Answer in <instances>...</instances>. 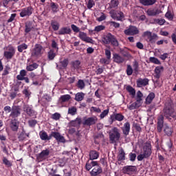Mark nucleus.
<instances>
[{
    "mask_svg": "<svg viewBox=\"0 0 176 176\" xmlns=\"http://www.w3.org/2000/svg\"><path fill=\"white\" fill-rule=\"evenodd\" d=\"M85 86H86V85L85 84V81H83V80H78L77 83V87L78 89H80V90H83V89H85Z\"/></svg>",
    "mask_w": 176,
    "mask_h": 176,
    "instance_id": "nucleus-47",
    "label": "nucleus"
},
{
    "mask_svg": "<svg viewBox=\"0 0 176 176\" xmlns=\"http://www.w3.org/2000/svg\"><path fill=\"white\" fill-rule=\"evenodd\" d=\"M109 140L111 144H115L116 143V141H119V140H120V133L118 128L114 127L109 133Z\"/></svg>",
    "mask_w": 176,
    "mask_h": 176,
    "instance_id": "nucleus-4",
    "label": "nucleus"
},
{
    "mask_svg": "<svg viewBox=\"0 0 176 176\" xmlns=\"http://www.w3.org/2000/svg\"><path fill=\"white\" fill-rule=\"evenodd\" d=\"M164 116L166 118V119H169L170 118H173V119H176V113L173 109V107L170 104H166L165 107L163 109Z\"/></svg>",
    "mask_w": 176,
    "mask_h": 176,
    "instance_id": "nucleus-2",
    "label": "nucleus"
},
{
    "mask_svg": "<svg viewBox=\"0 0 176 176\" xmlns=\"http://www.w3.org/2000/svg\"><path fill=\"white\" fill-rule=\"evenodd\" d=\"M126 75H128V76L133 75V67H131V65H127Z\"/></svg>",
    "mask_w": 176,
    "mask_h": 176,
    "instance_id": "nucleus-54",
    "label": "nucleus"
},
{
    "mask_svg": "<svg viewBox=\"0 0 176 176\" xmlns=\"http://www.w3.org/2000/svg\"><path fill=\"white\" fill-rule=\"evenodd\" d=\"M18 138L19 141H24L25 140V130L24 129H22V131L19 135Z\"/></svg>",
    "mask_w": 176,
    "mask_h": 176,
    "instance_id": "nucleus-48",
    "label": "nucleus"
},
{
    "mask_svg": "<svg viewBox=\"0 0 176 176\" xmlns=\"http://www.w3.org/2000/svg\"><path fill=\"white\" fill-rule=\"evenodd\" d=\"M137 155L135 153H129V160L131 162H135Z\"/></svg>",
    "mask_w": 176,
    "mask_h": 176,
    "instance_id": "nucleus-60",
    "label": "nucleus"
},
{
    "mask_svg": "<svg viewBox=\"0 0 176 176\" xmlns=\"http://www.w3.org/2000/svg\"><path fill=\"white\" fill-rule=\"evenodd\" d=\"M99 156H100V154L96 150H92L89 152L90 160H96V159H98Z\"/></svg>",
    "mask_w": 176,
    "mask_h": 176,
    "instance_id": "nucleus-29",
    "label": "nucleus"
},
{
    "mask_svg": "<svg viewBox=\"0 0 176 176\" xmlns=\"http://www.w3.org/2000/svg\"><path fill=\"white\" fill-rule=\"evenodd\" d=\"M30 77L31 78V79H32V80H36L39 78V76L38 75L35 74V73H34V72H31L30 74Z\"/></svg>",
    "mask_w": 176,
    "mask_h": 176,
    "instance_id": "nucleus-61",
    "label": "nucleus"
},
{
    "mask_svg": "<svg viewBox=\"0 0 176 176\" xmlns=\"http://www.w3.org/2000/svg\"><path fill=\"white\" fill-rule=\"evenodd\" d=\"M109 113V109L104 110L100 115V119H104Z\"/></svg>",
    "mask_w": 176,
    "mask_h": 176,
    "instance_id": "nucleus-56",
    "label": "nucleus"
},
{
    "mask_svg": "<svg viewBox=\"0 0 176 176\" xmlns=\"http://www.w3.org/2000/svg\"><path fill=\"white\" fill-rule=\"evenodd\" d=\"M140 3L144 6H152L155 5V3L157 2L156 0H139Z\"/></svg>",
    "mask_w": 176,
    "mask_h": 176,
    "instance_id": "nucleus-28",
    "label": "nucleus"
},
{
    "mask_svg": "<svg viewBox=\"0 0 176 176\" xmlns=\"http://www.w3.org/2000/svg\"><path fill=\"white\" fill-rule=\"evenodd\" d=\"M17 49H18V52H19V53H23V52H24V50H27V49H28V45H27L25 43H22V44L18 45Z\"/></svg>",
    "mask_w": 176,
    "mask_h": 176,
    "instance_id": "nucleus-34",
    "label": "nucleus"
},
{
    "mask_svg": "<svg viewBox=\"0 0 176 176\" xmlns=\"http://www.w3.org/2000/svg\"><path fill=\"white\" fill-rule=\"evenodd\" d=\"M71 28L74 31V32H80V29H79L76 25L72 24L71 25Z\"/></svg>",
    "mask_w": 176,
    "mask_h": 176,
    "instance_id": "nucleus-62",
    "label": "nucleus"
},
{
    "mask_svg": "<svg viewBox=\"0 0 176 176\" xmlns=\"http://www.w3.org/2000/svg\"><path fill=\"white\" fill-rule=\"evenodd\" d=\"M119 5V1L118 0H111L109 3V8L113 9L114 8H117V6Z\"/></svg>",
    "mask_w": 176,
    "mask_h": 176,
    "instance_id": "nucleus-44",
    "label": "nucleus"
},
{
    "mask_svg": "<svg viewBox=\"0 0 176 176\" xmlns=\"http://www.w3.org/2000/svg\"><path fill=\"white\" fill-rule=\"evenodd\" d=\"M43 47H42V45H41L40 44H36L31 53L32 57H41V56H42L43 54Z\"/></svg>",
    "mask_w": 176,
    "mask_h": 176,
    "instance_id": "nucleus-7",
    "label": "nucleus"
},
{
    "mask_svg": "<svg viewBox=\"0 0 176 176\" xmlns=\"http://www.w3.org/2000/svg\"><path fill=\"white\" fill-rule=\"evenodd\" d=\"M164 132L165 133L166 135H168V137H171L173 135V128L168 126V125H165Z\"/></svg>",
    "mask_w": 176,
    "mask_h": 176,
    "instance_id": "nucleus-32",
    "label": "nucleus"
},
{
    "mask_svg": "<svg viewBox=\"0 0 176 176\" xmlns=\"http://www.w3.org/2000/svg\"><path fill=\"white\" fill-rule=\"evenodd\" d=\"M146 13L147 15L154 17L155 16L160 14V13H163V12L157 8H150L146 11Z\"/></svg>",
    "mask_w": 176,
    "mask_h": 176,
    "instance_id": "nucleus-11",
    "label": "nucleus"
},
{
    "mask_svg": "<svg viewBox=\"0 0 176 176\" xmlns=\"http://www.w3.org/2000/svg\"><path fill=\"white\" fill-rule=\"evenodd\" d=\"M149 61L150 63H153V64H157V65H160V64H162L160 60H159V59L155 57H150Z\"/></svg>",
    "mask_w": 176,
    "mask_h": 176,
    "instance_id": "nucleus-49",
    "label": "nucleus"
},
{
    "mask_svg": "<svg viewBox=\"0 0 176 176\" xmlns=\"http://www.w3.org/2000/svg\"><path fill=\"white\" fill-rule=\"evenodd\" d=\"M82 124V118H77L74 120H72L69 122V126L72 127H79Z\"/></svg>",
    "mask_w": 176,
    "mask_h": 176,
    "instance_id": "nucleus-22",
    "label": "nucleus"
},
{
    "mask_svg": "<svg viewBox=\"0 0 176 176\" xmlns=\"http://www.w3.org/2000/svg\"><path fill=\"white\" fill-rule=\"evenodd\" d=\"M39 67V65H38L36 63H34L33 64L29 65L26 67L27 71H34L36 69Z\"/></svg>",
    "mask_w": 176,
    "mask_h": 176,
    "instance_id": "nucleus-35",
    "label": "nucleus"
},
{
    "mask_svg": "<svg viewBox=\"0 0 176 176\" xmlns=\"http://www.w3.org/2000/svg\"><path fill=\"white\" fill-rule=\"evenodd\" d=\"M20 115H21V107L19 105H13L12 107L11 113H10V118H12V119H17Z\"/></svg>",
    "mask_w": 176,
    "mask_h": 176,
    "instance_id": "nucleus-5",
    "label": "nucleus"
},
{
    "mask_svg": "<svg viewBox=\"0 0 176 176\" xmlns=\"http://www.w3.org/2000/svg\"><path fill=\"white\" fill-rule=\"evenodd\" d=\"M155 99V93L153 92H151L146 97V104L147 105H149V104H151L152 102V101H153V100Z\"/></svg>",
    "mask_w": 176,
    "mask_h": 176,
    "instance_id": "nucleus-31",
    "label": "nucleus"
},
{
    "mask_svg": "<svg viewBox=\"0 0 176 176\" xmlns=\"http://www.w3.org/2000/svg\"><path fill=\"white\" fill-rule=\"evenodd\" d=\"M136 85H137L138 87H142L148 86V85H149V79H148V78L142 79L140 78L137 80Z\"/></svg>",
    "mask_w": 176,
    "mask_h": 176,
    "instance_id": "nucleus-17",
    "label": "nucleus"
},
{
    "mask_svg": "<svg viewBox=\"0 0 176 176\" xmlns=\"http://www.w3.org/2000/svg\"><path fill=\"white\" fill-rule=\"evenodd\" d=\"M126 159V153L123 149H121L120 153L118 156V160L119 162H122V160H124Z\"/></svg>",
    "mask_w": 176,
    "mask_h": 176,
    "instance_id": "nucleus-41",
    "label": "nucleus"
},
{
    "mask_svg": "<svg viewBox=\"0 0 176 176\" xmlns=\"http://www.w3.org/2000/svg\"><path fill=\"white\" fill-rule=\"evenodd\" d=\"M124 32L125 35L133 36L140 34V30H138V28H137V27L130 25L128 29L124 31Z\"/></svg>",
    "mask_w": 176,
    "mask_h": 176,
    "instance_id": "nucleus-10",
    "label": "nucleus"
},
{
    "mask_svg": "<svg viewBox=\"0 0 176 176\" xmlns=\"http://www.w3.org/2000/svg\"><path fill=\"white\" fill-rule=\"evenodd\" d=\"M110 43H111V45H113V46H116V47L119 46V42L118 41V39H116V38H115V36H113Z\"/></svg>",
    "mask_w": 176,
    "mask_h": 176,
    "instance_id": "nucleus-53",
    "label": "nucleus"
},
{
    "mask_svg": "<svg viewBox=\"0 0 176 176\" xmlns=\"http://www.w3.org/2000/svg\"><path fill=\"white\" fill-rule=\"evenodd\" d=\"M78 38L83 41V42H86L87 43H93L94 41L91 38L87 36V34L83 32H80L78 34Z\"/></svg>",
    "mask_w": 176,
    "mask_h": 176,
    "instance_id": "nucleus-15",
    "label": "nucleus"
},
{
    "mask_svg": "<svg viewBox=\"0 0 176 176\" xmlns=\"http://www.w3.org/2000/svg\"><path fill=\"white\" fill-rule=\"evenodd\" d=\"M104 30H105V26L100 25L95 27L94 31H95V32H101V31H104Z\"/></svg>",
    "mask_w": 176,
    "mask_h": 176,
    "instance_id": "nucleus-50",
    "label": "nucleus"
},
{
    "mask_svg": "<svg viewBox=\"0 0 176 176\" xmlns=\"http://www.w3.org/2000/svg\"><path fill=\"white\" fill-rule=\"evenodd\" d=\"M98 121V118H97V117H89L84 120L82 124L84 126H93L94 124H96V123H97Z\"/></svg>",
    "mask_w": 176,
    "mask_h": 176,
    "instance_id": "nucleus-13",
    "label": "nucleus"
},
{
    "mask_svg": "<svg viewBox=\"0 0 176 176\" xmlns=\"http://www.w3.org/2000/svg\"><path fill=\"white\" fill-rule=\"evenodd\" d=\"M60 118H61V115L58 113H55L52 116V119L54 120H58Z\"/></svg>",
    "mask_w": 176,
    "mask_h": 176,
    "instance_id": "nucleus-58",
    "label": "nucleus"
},
{
    "mask_svg": "<svg viewBox=\"0 0 176 176\" xmlns=\"http://www.w3.org/2000/svg\"><path fill=\"white\" fill-rule=\"evenodd\" d=\"M144 36L146 38L147 42H150V43H155V42L158 39L157 34H152V32H145L144 33Z\"/></svg>",
    "mask_w": 176,
    "mask_h": 176,
    "instance_id": "nucleus-8",
    "label": "nucleus"
},
{
    "mask_svg": "<svg viewBox=\"0 0 176 176\" xmlns=\"http://www.w3.org/2000/svg\"><path fill=\"white\" fill-rule=\"evenodd\" d=\"M109 14L113 20H117L118 21H121L124 19V14L121 11H116L115 10H111L109 12Z\"/></svg>",
    "mask_w": 176,
    "mask_h": 176,
    "instance_id": "nucleus-6",
    "label": "nucleus"
},
{
    "mask_svg": "<svg viewBox=\"0 0 176 176\" xmlns=\"http://www.w3.org/2000/svg\"><path fill=\"white\" fill-rule=\"evenodd\" d=\"M56 57V53L54 50H50V52L47 53V58L49 60H54V58Z\"/></svg>",
    "mask_w": 176,
    "mask_h": 176,
    "instance_id": "nucleus-42",
    "label": "nucleus"
},
{
    "mask_svg": "<svg viewBox=\"0 0 176 176\" xmlns=\"http://www.w3.org/2000/svg\"><path fill=\"white\" fill-rule=\"evenodd\" d=\"M23 111L27 113L28 116L32 117V116H36L38 115V113L35 111V110H33L32 106H30V104H24L23 107Z\"/></svg>",
    "mask_w": 176,
    "mask_h": 176,
    "instance_id": "nucleus-9",
    "label": "nucleus"
},
{
    "mask_svg": "<svg viewBox=\"0 0 176 176\" xmlns=\"http://www.w3.org/2000/svg\"><path fill=\"white\" fill-rule=\"evenodd\" d=\"M51 25L54 31H58V29L60 28V23L56 21H52Z\"/></svg>",
    "mask_w": 176,
    "mask_h": 176,
    "instance_id": "nucleus-36",
    "label": "nucleus"
},
{
    "mask_svg": "<svg viewBox=\"0 0 176 176\" xmlns=\"http://www.w3.org/2000/svg\"><path fill=\"white\" fill-rule=\"evenodd\" d=\"M94 5H95L94 1L89 0L88 3H87V8L91 9V8H93V6H94Z\"/></svg>",
    "mask_w": 176,
    "mask_h": 176,
    "instance_id": "nucleus-64",
    "label": "nucleus"
},
{
    "mask_svg": "<svg viewBox=\"0 0 176 176\" xmlns=\"http://www.w3.org/2000/svg\"><path fill=\"white\" fill-rule=\"evenodd\" d=\"M124 174H129V173H134L137 171V167L135 166H126L122 168Z\"/></svg>",
    "mask_w": 176,
    "mask_h": 176,
    "instance_id": "nucleus-20",
    "label": "nucleus"
},
{
    "mask_svg": "<svg viewBox=\"0 0 176 176\" xmlns=\"http://www.w3.org/2000/svg\"><path fill=\"white\" fill-rule=\"evenodd\" d=\"M57 68H59V69H64V68H66L68 67V59H64L63 60L60 62V65H58L56 63Z\"/></svg>",
    "mask_w": 176,
    "mask_h": 176,
    "instance_id": "nucleus-30",
    "label": "nucleus"
},
{
    "mask_svg": "<svg viewBox=\"0 0 176 176\" xmlns=\"http://www.w3.org/2000/svg\"><path fill=\"white\" fill-rule=\"evenodd\" d=\"M28 123L30 127H35V126H36V124L38 123V121H36V120H29L28 121Z\"/></svg>",
    "mask_w": 176,
    "mask_h": 176,
    "instance_id": "nucleus-51",
    "label": "nucleus"
},
{
    "mask_svg": "<svg viewBox=\"0 0 176 176\" xmlns=\"http://www.w3.org/2000/svg\"><path fill=\"white\" fill-rule=\"evenodd\" d=\"M164 71V67L163 66H157L154 70L155 75H154V78L155 79H160L161 74Z\"/></svg>",
    "mask_w": 176,
    "mask_h": 176,
    "instance_id": "nucleus-18",
    "label": "nucleus"
},
{
    "mask_svg": "<svg viewBox=\"0 0 176 176\" xmlns=\"http://www.w3.org/2000/svg\"><path fill=\"white\" fill-rule=\"evenodd\" d=\"M126 90H127V91H129V93H130V94L131 96H135V89H134V88H133V87L128 86L126 87Z\"/></svg>",
    "mask_w": 176,
    "mask_h": 176,
    "instance_id": "nucleus-52",
    "label": "nucleus"
},
{
    "mask_svg": "<svg viewBox=\"0 0 176 176\" xmlns=\"http://www.w3.org/2000/svg\"><path fill=\"white\" fill-rule=\"evenodd\" d=\"M69 100H71V95L69 94L63 95L60 97V102H67L69 101Z\"/></svg>",
    "mask_w": 176,
    "mask_h": 176,
    "instance_id": "nucleus-37",
    "label": "nucleus"
},
{
    "mask_svg": "<svg viewBox=\"0 0 176 176\" xmlns=\"http://www.w3.org/2000/svg\"><path fill=\"white\" fill-rule=\"evenodd\" d=\"M25 28V32L26 34H28V32H31L32 28H34L31 22H26Z\"/></svg>",
    "mask_w": 176,
    "mask_h": 176,
    "instance_id": "nucleus-38",
    "label": "nucleus"
},
{
    "mask_svg": "<svg viewBox=\"0 0 176 176\" xmlns=\"http://www.w3.org/2000/svg\"><path fill=\"white\" fill-rule=\"evenodd\" d=\"M116 116V120H118V122H122L123 119H124V116L120 113H116L115 114Z\"/></svg>",
    "mask_w": 176,
    "mask_h": 176,
    "instance_id": "nucleus-55",
    "label": "nucleus"
},
{
    "mask_svg": "<svg viewBox=\"0 0 176 176\" xmlns=\"http://www.w3.org/2000/svg\"><path fill=\"white\" fill-rule=\"evenodd\" d=\"M27 76V72L24 69L21 70L20 74L16 76V79L18 80H23V78H25L24 76Z\"/></svg>",
    "mask_w": 176,
    "mask_h": 176,
    "instance_id": "nucleus-40",
    "label": "nucleus"
},
{
    "mask_svg": "<svg viewBox=\"0 0 176 176\" xmlns=\"http://www.w3.org/2000/svg\"><path fill=\"white\" fill-rule=\"evenodd\" d=\"M164 126V117L163 116H160L157 121V130L158 133H162L163 127Z\"/></svg>",
    "mask_w": 176,
    "mask_h": 176,
    "instance_id": "nucleus-16",
    "label": "nucleus"
},
{
    "mask_svg": "<svg viewBox=\"0 0 176 176\" xmlns=\"http://www.w3.org/2000/svg\"><path fill=\"white\" fill-rule=\"evenodd\" d=\"M105 56L107 60H111V50H104Z\"/></svg>",
    "mask_w": 176,
    "mask_h": 176,
    "instance_id": "nucleus-63",
    "label": "nucleus"
},
{
    "mask_svg": "<svg viewBox=\"0 0 176 176\" xmlns=\"http://www.w3.org/2000/svg\"><path fill=\"white\" fill-rule=\"evenodd\" d=\"M32 12H34V8H32V7L31 6H29V7L23 8L21 10V12L19 14L21 17H27V16H31V14H32Z\"/></svg>",
    "mask_w": 176,
    "mask_h": 176,
    "instance_id": "nucleus-12",
    "label": "nucleus"
},
{
    "mask_svg": "<svg viewBox=\"0 0 176 176\" xmlns=\"http://www.w3.org/2000/svg\"><path fill=\"white\" fill-rule=\"evenodd\" d=\"M122 131L124 135H129L130 134V122H125L123 127H122Z\"/></svg>",
    "mask_w": 176,
    "mask_h": 176,
    "instance_id": "nucleus-26",
    "label": "nucleus"
},
{
    "mask_svg": "<svg viewBox=\"0 0 176 176\" xmlns=\"http://www.w3.org/2000/svg\"><path fill=\"white\" fill-rule=\"evenodd\" d=\"M138 67H139L138 62H137V60L133 61V68L135 72H138Z\"/></svg>",
    "mask_w": 176,
    "mask_h": 176,
    "instance_id": "nucleus-59",
    "label": "nucleus"
},
{
    "mask_svg": "<svg viewBox=\"0 0 176 176\" xmlns=\"http://www.w3.org/2000/svg\"><path fill=\"white\" fill-rule=\"evenodd\" d=\"M113 60L114 63H116L117 64H122V63H124V58L119 54H113Z\"/></svg>",
    "mask_w": 176,
    "mask_h": 176,
    "instance_id": "nucleus-21",
    "label": "nucleus"
},
{
    "mask_svg": "<svg viewBox=\"0 0 176 176\" xmlns=\"http://www.w3.org/2000/svg\"><path fill=\"white\" fill-rule=\"evenodd\" d=\"M39 137L42 141H47V133H46L45 131H42L39 133Z\"/></svg>",
    "mask_w": 176,
    "mask_h": 176,
    "instance_id": "nucleus-45",
    "label": "nucleus"
},
{
    "mask_svg": "<svg viewBox=\"0 0 176 176\" xmlns=\"http://www.w3.org/2000/svg\"><path fill=\"white\" fill-rule=\"evenodd\" d=\"M102 173V168L100 166H95L92 170L90 172L91 176L100 175Z\"/></svg>",
    "mask_w": 176,
    "mask_h": 176,
    "instance_id": "nucleus-23",
    "label": "nucleus"
},
{
    "mask_svg": "<svg viewBox=\"0 0 176 176\" xmlns=\"http://www.w3.org/2000/svg\"><path fill=\"white\" fill-rule=\"evenodd\" d=\"M54 138H55L57 142H60L62 144H65V142H67L64 136H63L59 132L55 131V133H54Z\"/></svg>",
    "mask_w": 176,
    "mask_h": 176,
    "instance_id": "nucleus-19",
    "label": "nucleus"
},
{
    "mask_svg": "<svg viewBox=\"0 0 176 176\" xmlns=\"http://www.w3.org/2000/svg\"><path fill=\"white\" fill-rule=\"evenodd\" d=\"M77 111H78V109H76V107H72L68 109V113L69 115H72V116H74L76 115Z\"/></svg>",
    "mask_w": 176,
    "mask_h": 176,
    "instance_id": "nucleus-46",
    "label": "nucleus"
},
{
    "mask_svg": "<svg viewBox=\"0 0 176 176\" xmlns=\"http://www.w3.org/2000/svg\"><path fill=\"white\" fill-rule=\"evenodd\" d=\"M74 69H79L80 68V60H74L72 63Z\"/></svg>",
    "mask_w": 176,
    "mask_h": 176,
    "instance_id": "nucleus-43",
    "label": "nucleus"
},
{
    "mask_svg": "<svg viewBox=\"0 0 176 176\" xmlns=\"http://www.w3.org/2000/svg\"><path fill=\"white\" fill-rule=\"evenodd\" d=\"M50 155V150L49 149H45L42 151L39 154H38V159H41L42 160H45L46 157H47Z\"/></svg>",
    "mask_w": 176,
    "mask_h": 176,
    "instance_id": "nucleus-25",
    "label": "nucleus"
},
{
    "mask_svg": "<svg viewBox=\"0 0 176 176\" xmlns=\"http://www.w3.org/2000/svg\"><path fill=\"white\" fill-rule=\"evenodd\" d=\"M50 8L52 9V12L54 13H57L58 12V4L52 2L50 3Z\"/></svg>",
    "mask_w": 176,
    "mask_h": 176,
    "instance_id": "nucleus-39",
    "label": "nucleus"
},
{
    "mask_svg": "<svg viewBox=\"0 0 176 176\" xmlns=\"http://www.w3.org/2000/svg\"><path fill=\"white\" fill-rule=\"evenodd\" d=\"M20 122L17 118H12L10 122V127L12 131H17L19 130Z\"/></svg>",
    "mask_w": 176,
    "mask_h": 176,
    "instance_id": "nucleus-14",
    "label": "nucleus"
},
{
    "mask_svg": "<svg viewBox=\"0 0 176 176\" xmlns=\"http://www.w3.org/2000/svg\"><path fill=\"white\" fill-rule=\"evenodd\" d=\"M113 37V35H112V34L108 33L102 38L103 43H104V45H109L111 43V41H112Z\"/></svg>",
    "mask_w": 176,
    "mask_h": 176,
    "instance_id": "nucleus-27",
    "label": "nucleus"
},
{
    "mask_svg": "<svg viewBox=\"0 0 176 176\" xmlns=\"http://www.w3.org/2000/svg\"><path fill=\"white\" fill-rule=\"evenodd\" d=\"M3 56L6 60H12L14 57V54H16V49L12 45H9L6 47Z\"/></svg>",
    "mask_w": 176,
    "mask_h": 176,
    "instance_id": "nucleus-3",
    "label": "nucleus"
},
{
    "mask_svg": "<svg viewBox=\"0 0 176 176\" xmlns=\"http://www.w3.org/2000/svg\"><path fill=\"white\" fill-rule=\"evenodd\" d=\"M72 32V30L69 27H63L58 32V35H67Z\"/></svg>",
    "mask_w": 176,
    "mask_h": 176,
    "instance_id": "nucleus-24",
    "label": "nucleus"
},
{
    "mask_svg": "<svg viewBox=\"0 0 176 176\" xmlns=\"http://www.w3.org/2000/svg\"><path fill=\"white\" fill-rule=\"evenodd\" d=\"M152 155V145L149 142H146L143 146L142 151L138 155V162H142L144 159H148Z\"/></svg>",
    "mask_w": 176,
    "mask_h": 176,
    "instance_id": "nucleus-1",
    "label": "nucleus"
},
{
    "mask_svg": "<svg viewBox=\"0 0 176 176\" xmlns=\"http://www.w3.org/2000/svg\"><path fill=\"white\" fill-rule=\"evenodd\" d=\"M128 108L130 111H133V109H137V108H138V104L137 102H133L131 105L128 106Z\"/></svg>",
    "mask_w": 176,
    "mask_h": 176,
    "instance_id": "nucleus-57",
    "label": "nucleus"
},
{
    "mask_svg": "<svg viewBox=\"0 0 176 176\" xmlns=\"http://www.w3.org/2000/svg\"><path fill=\"white\" fill-rule=\"evenodd\" d=\"M83 98H85V93L78 92L76 94L74 100L79 102L80 101L83 100Z\"/></svg>",
    "mask_w": 176,
    "mask_h": 176,
    "instance_id": "nucleus-33",
    "label": "nucleus"
}]
</instances>
